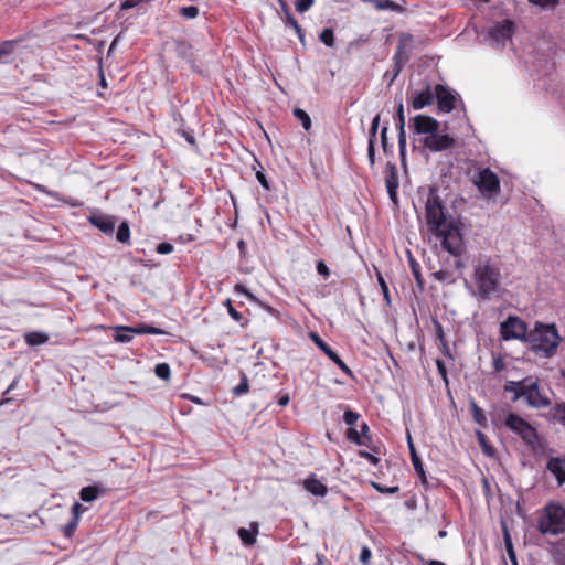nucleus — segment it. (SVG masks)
<instances>
[{"label":"nucleus","instance_id":"1","mask_svg":"<svg viewBox=\"0 0 565 565\" xmlns=\"http://www.w3.org/2000/svg\"><path fill=\"white\" fill-rule=\"evenodd\" d=\"M425 221L427 230L440 242L443 249L454 257L449 267L461 271L466 267L462 259L466 253L462 224L448 212L435 186L429 188L425 201Z\"/></svg>","mask_w":565,"mask_h":565},{"label":"nucleus","instance_id":"2","mask_svg":"<svg viewBox=\"0 0 565 565\" xmlns=\"http://www.w3.org/2000/svg\"><path fill=\"white\" fill-rule=\"evenodd\" d=\"M472 281L476 290H472L471 294L478 300H489L492 295L498 292L502 281L498 259L488 255H479L473 262Z\"/></svg>","mask_w":565,"mask_h":565},{"label":"nucleus","instance_id":"3","mask_svg":"<svg viewBox=\"0 0 565 565\" xmlns=\"http://www.w3.org/2000/svg\"><path fill=\"white\" fill-rule=\"evenodd\" d=\"M562 341L555 324H545L536 321L529 332L527 342L531 350L543 358H552Z\"/></svg>","mask_w":565,"mask_h":565},{"label":"nucleus","instance_id":"4","mask_svg":"<svg viewBox=\"0 0 565 565\" xmlns=\"http://www.w3.org/2000/svg\"><path fill=\"white\" fill-rule=\"evenodd\" d=\"M504 390L513 393V402L524 398L526 404L534 408H545L551 405L550 397L540 388L537 381L532 377L509 381L505 383Z\"/></svg>","mask_w":565,"mask_h":565},{"label":"nucleus","instance_id":"5","mask_svg":"<svg viewBox=\"0 0 565 565\" xmlns=\"http://www.w3.org/2000/svg\"><path fill=\"white\" fill-rule=\"evenodd\" d=\"M537 530L544 535H559L565 531V509L561 504H548L537 521Z\"/></svg>","mask_w":565,"mask_h":565},{"label":"nucleus","instance_id":"6","mask_svg":"<svg viewBox=\"0 0 565 565\" xmlns=\"http://www.w3.org/2000/svg\"><path fill=\"white\" fill-rule=\"evenodd\" d=\"M529 332L527 324L516 316H509L500 323V337L504 341L519 340L526 343Z\"/></svg>","mask_w":565,"mask_h":565},{"label":"nucleus","instance_id":"7","mask_svg":"<svg viewBox=\"0 0 565 565\" xmlns=\"http://www.w3.org/2000/svg\"><path fill=\"white\" fill-rule=\"evenodd\" d=\"M505 426L518 434L526 444H533L537 438L535 429L516 414L510 413L507 416Z\"/></svg>","mask_w":565,"mask_h":565},{"label":"nucleus","instance_id":"8","mask_svg":"<svg viewBox=\"0 0 565 565\" xmlns=\"http://www.w3.org/2000/svg\"><path fill=\"white\" fill-rule=\"evenodd\" d=\"M475 184L482 195L491 198L499 193L500 181L489 168L481 169L475 178Z\"/></svg>","mask_w":565,"mask_h":565},{"label":"nucleus","instance_id":"9","mask_svg":"<svg viewBox=\"0 0 565 565\" xmlns=\"http://www.w3.org/2000/svg\"><path fill=\"white\" fill-rule=\"evenodd\" d=\"M413 43V36L411 34H402L399 38V43L397 50L393 56L394 61V70L390 79V83H393L395 78L402 71L403 65L408 60V49Z\"/></svg>","mask_w":565,"mask_h":565},{"label":"nucleus","instance_id":"10","mask_svg":"<svg viewBox=\"0 0 565 565\" xmlns=\"http://www.w3.org/2000/svg\"><path fill=\"white\" fill-rule=\"evenodd\" d=\"M422 142L430 151L440 152L454 147L455 139L448 134L440 132L438 129L429 136L424 137Z\"/></svg>","mask_w":565,"mask_h":565},{"label":"nucleus","instance_id":"11","mask_svg":"<svg viewBox=\"0 0 565 565\" xmlns=\"http://www.w3.org/2000/svg\"><path fill=\"white\" fill-rule=\"evenodd\" d=\"M513 26L514 24L510 20H504L493 25L489 30V39L492 45L495 47L504 46L511 39Z\"/></svg>","mask_w":565,"mask_h":565},{"label":"nucleus","instance_id":"12","mask_svg":"<svg viewBox=\"0 0 565 565\" xmlns=\"http://www.w3.org/2000/svg\"><path fill=\"white\" fill-rule=\"evenodd\" d=\"M440 124L433 117L426 115H417L412 118L411 128L417 135H423L424 137L429 136L430 134L438 130Z\"/></svg>","mask_w":565,"mask_h":565},{"label":"nucleus","instance_id":"13","mask_svg":"<svg viewBox=\"0 0 565 565\" xmlns=\"http://www.w3.org/2000/svg\"><path fill=\"white\" fill-rule=\"evenodd\" d=\"M435 96L440 111L450 113L455 108L456 96L444 85H436Z\"/></svg>","mask_w":565,"mask_h":565},{"label":"nucleus","instance_id":"14","mask_svg":"<svg viewBox=\"0 0 565 565\" xmlns=\"http://www.w3.org/2000/svg\"><path fill=\"white\" fill-rule=\"evenodd\" d=\"M435 94L431 92L430 86L426 87L422 92H416L412 95L411 105L413 109L419 110L426 106H429L434 102Z\"/></svg>","mask_w":565,"mask_h":565},{"label":"nucleus","instance_id":"15","mask_svg":"<svg viewBox=\"0 0 565 565\" xmlns=\"http://www.w3.org/2000/svg\"><path fill=\"white\" fill-rule=\"evenodd\" d=\"M90 223L95 225L105 234H113L116 225V221L113 216L95 215L89 218Z\"/></svg>","mask_w":565,"mask_h":565},{"label":"nucleus","instance_id":"16","mask_svg":"<svg viewBox=\"0 0 565 565\" xmlns=\"http://www.w3.org/2000/svg\"><path fill=\"white\" fill-rule=\"evenodd\" d=\"M388 173L385 177V185L388 192V195L392 201H396L397 198V188H398V181H397V174L395 166L392 163H387Z\"/></svg>","mask_w":565,"mask_h":565},{"label":"nucleus","instance_id":"17","mask_svg":"<svg viewBox=\"0 0 565 565\" xmlns=\"http://www.w3.org/2000/svg\"><path fill=\"white\" fill-rule=\"evenodd\" d=\"M547 469L555 476L559 486L565 482V458H551L547 462Z\"/></svg>","mask_w":565,"mask_h":565},{"label":"nucleus","instance_id":"18","mask_svg":"<svg viewBox=\"0 0 565 565\" xmlns=\"http://www.w3.org/2000/svg\"><path fill=\"white\" fill-rule=\"evenodd\" d=\"M305 489L313 495L324 497L328 492V488L320 480L315 477H310L303 481Z\"/></svg>","mask_w":565,"mask_h":565},{"label":"nucleus","instance_id":"19","mask_svg":"<svg viewBox=\"0 0 565 565\" xmlns=\"http://www.w3.org/2000/svg\"><path fill=\"white\" fill-rule=\"evenodd\" d=\"M238 536L243 544L250 546L256 542V535L258 533V524L250 523L249 529L241 527L238 529Z\"/></svg>","mask_w":565,"mask_h":565},{"label":"nucleus","instance_id":"20","mask_svg":"<svg viewBox=\"0 0 565 565\" xmlns=\"http://www.w3.org/2000/svg\"><path fill=\"white\" fill-rule=\"evenodd\" d=\"M24 340L31 347L41 345L49 341V335L44 332L33 331L25 333Z\"/></svg>","mask_w":565,"mask_h":565},{"label":"nucleus","instance_id":"21","mask_svg":"<svg viewBox=\"0 0 565 565\" xmlns=\"http://www.w3.org/2000/svg\"><path fill=\"white\" fill-rule=\"evenodd\" d=\"M370 4H372L376 10H391V11H402V7L391 0H365Z\"/></svg>","mask_w":565,"mask_h":565},{"label":"nucleus","instance_id":"22","mask_svg":"<svg viewBox=\"0 0 565 565\" xmlns=\"http://www.w3.org/2000/svg\"><path fill=\"white\" fill-rule=\"evenodd\" d=\"M100 494V490L97 486H87L81 489L79 498L84 502H93Z\"/></svg>","mask_w":565,"mask_h":565},{"label":"nucleus","instance_id":"23","mask_svg":"<svg viewBox=\"0 0 565 565\" xmlns=\"http://www.w3.org/2000/svg\"><path fill=\"white\" fill-rule=\"evenodd\" d=\"M503 541H504V546H505L508 556H509L512 565H519L518 564V559H516V555H515V552H514V548H513L512 539H511V535H510L507 526H504V529H503Z\"/></svg>","mask_w":565,"mask_h":565},{"label":"nucleus","instance_id":"24","mask_svg":"<svg viewBox=\"0 0 565 565\" xmlns=\"http://www.w3.org/2000/svg\"><path fill=\"white\" fill-rule=\"evenodd\" d=\"M310 339L313 343L329 358L331 359L337 352L332 350L316 332L310 333Z\"/></svg>","mask_w":565,"mask_h":565},{"label":"nucleus","instance_id":"25","mask_svg":"<svg viewBox=\"0 0 565 565\" xmlns=\"http://www.w3.org/2000/svg\"><path fill=\"white\" fill-rule=\"evenodd\" d=\"M15 41H3L0 43V63H8L9 56L13 53Z\"/></svg>","mask_w":565,"mask_h":565},{"label":"nucleus","instance_id":"26","mask_svg":"<svg viewBox=\"0 0 565 565\" xmlns=\"http://www.w3.org/2000/svg\"><path fill=\"white\" fill-rule=\"evenodd\" d=\"M132 327H118L115 340L121 343H128L132 340Z\"/></svg>","mask_w":565,"mask_h":565},{"label":"nucleus","instance_id":"27","mask_svg":"<svg viewBox=\"0 0 565 565\" xmlns=\"http://www.w3.org/2000/svg\"><path fill=\"white\" fill-rule=\"evenodd\" d=\"M436 280L446 284H454L457 280V277L454 275V271L450 269H440L433 274Z\"/></svg>","mask_w":565,"mask_h":565},{"label":"nucleus","instance_id":"28","mask_svg":"<svg viewBox=\"0 0 565 565\" xmlns=\"http://www.w3.org/2000/svg\"><path fill=\"white\" fill-rule=\"evenodd\" d=\"M470 405H471V412H472V417H473L475 422L477 424H479L480 426H486L487 425V416H486L484 412L475 402H471Z\"/></svg>","mask_w":565,"mask_h":565},{"label":"nucleus","instance_id":"29","mask_svg":"<svg viewBox=\"0 0 565 565\" xmlns=\"http://www.w3.org/2000/svg\"><path fill=\"white\" fill-rule=\"evenodd\" d=\"M116 238L120 243H129L130 228L127 222H122L117 230Z\"/></svg>","mask_w":565,"mask_h":565},{"label":"nucleus","instance_id":"30","mask_svg":"<svg viewBox=\"0 0 565 565\" xmlns=\"http://www.w3.org/2000/svg\"><path fill=\"white\" fill-rule=\"evenodd\" d=\"M282 7L287 15V25L291 26L295 30L300 41H303V32L301 26L298 24L296 19L290 14L285 3H282Z\"/></svg>","mask_w":565,"mask_h":565},{"label":"nucleus","instance_id":"31","mask_svg":"<svg viewBox=\"0 0 565 565\" xmlns=\"http://www.w3.org/2000/svg\"><path fill=\"white\" fill-rule=\"evenodd\" d=\"M294 116L300 120L302 127L305 130H309L311 128V119H310V116L303 110V109H300V108H295L294 109Z\"/></svg>","mask_w":565,"mask_h":565},{"label":"nucleus","instance_id":"32","mask_svg":"<svg viewBox=\"0 0 565 565\" xmlns=\"http://www.w3.org/2000/svg\"><path fill=\"white\" fill-rule=\"evenodd\" d=\"M134 334H162L163 331L152 326L141 324L139 327H132Z\"/></svg>","mask_w":565,"mask_h":565},{"label":"nucleus","instance_id":"33","mask_svg":"<svg viewBox=\"0 0 565 565\" xmlns=\"http://www.w3.org/2000/svg\"><path fill=\"white\" fill-rule=\"evenodd\" d=\"M319 40L328 47L334 46V33L330 28H326L319 35Z\"/></svg>","mask_w":565,"mask_h":565},{"label":"nucleus","instance_id":"34","mask_svg":"<svg viewBox=\"0 0 565 565\" xmlns=\"http://www.w3.org/2000/svg\"><path fill=\"white\" fill-rule=\"evenodd\" d=\"M154 373L161 380H169L171 370L168 363H159L154 367Z\"/></svg>","mask_w":565,"mask_h":565},{"label":"nucleus","instance_id":"35","mask_svg":"<svg viewBox=\"0 0 565 565\" xmlns=\"http://www.w3.org/2000/svg\"><path fill=\"white\" fill-rule=\"evenodd\" d=\"M553 418L565 424V403L557 404L552 408Z\"/></svg>","mask_w":565,"mask_h":565},{"label":"nucleus","instance_id":"36","mask_svg":"<svg viewBox=\"0 0 565 565\" xmlns=\"http://www.w3.org/2000/svg\"><path fill=\"white\" fill-rule=\"evenodd\" d=\"M248 388L249 387H248L247 376L243 373L242 374V379H241V383L233 388V394L235 396H241V395L247 393Z\"/></svg>","mask_w":565,"mask_h":565},{"label":"nucleus","instance_id":"37","mask_svg":"<svg viewBox=\"0 0 565 565\" xmlns=\"http://www.w3.org/2000/svg\"><path fill=\"white\" fill-rule=\"evenodd\" d=\"M409 265H411L412 273H413V276H414L416 282L418 284V286L420 288H423L424 281H423V278H422V275H420L419 264L415 259L411 258L409 259Z\"/></svg>","mask_w":565,"mask_h":565},{"label":"nucleus","instance_id":"38","mask_svg":"<svg viewBox=\"0 0 565 565\" xmlns=\"http://www.w3.org/2000/svg\"><path fill=\"white\" fill-rule=\"evenodd\" d=\"M376 278H377V282H379V285L381 287L383 297H384L386 303L390 305L391 303V298H390L388 286H387L386 281H385L383 275L380 271H377Z\"/></svg>","mask_w":565,"mask_h":565},{"label":"nucleus","instance_id":"39","mask_svg":"<svg viewBox=\"0 0 565 565\" xmlns=\"http://www.w3.org/2000/svg\"><path fill=\"white\" fill-rule=\"evenodd\" d=\"M347 437L353 443H356L359 445H366V441L362 438V436L358 433V430L352 426L349 427L347 431Z\"/></svg>","mask_w":565,"mask_h":565},{"label":"nucleus","instance_id":"40","mask_svg":"<svg viewBox=\"0 0 565 565\" xmlns=\"http://www.w3.org/2000/svg\"><path fill=\"white\" fill-rule=\"evenodd\" d=\"M359 418H360V414H358L351 409H347L344 412L343 420L350 427L354 426L356 424V422L359 420Z\"/></svg>","mask_w":565,"mask_h":565},{"label":"nucleus","instance_id":"41","mask_svg":"<svg viewBox=\"0 0 565 565\" xmlns=\"http://www.w3.org/2000/svg\"><path fill=\"white\" fill-rule=\"evenodd\" d=\"M478 441L487 456H493L492 447L487 443L486 436L481 431H477Z\"/></svg>","mask_w":565,"mask_h":565},{"label":"nucleus","instance_id":"42","mask_svg":"<svg viewBox=\"0 0 565 565\" xmlns=\"http://www.w3.org/2000/svg\"><path fill=\"white\" fill-rule=\"evenodd\" d=\"M380 120H381V117L380 115L377 114L372 122H371V127H370V130H369V140H372L373 143H375V140H376V134H377V129H379V125H380Z\"/></svg>","mask_w":565,"mask_h":565},{"label":"nucleus","instance_id":"43","mask_svg":"<svg viewBox=\"0 0 565 565\" xmlns=\"http://www.w3.org/2000/svg\"><path fill=\"white\" fill-rule=\"evenodd\" d=\"M181 14L185 19H194L199 15V9L195 6L183 7L181 8Z\"/></svg>","mask_w":565,"mask_h":565},{"label":"nucleus","instance_id":"44","mask_svg":"<svg viewBox=\"0 0 565 565\" xmlns=\"http://www.w3.org/2000/svg\"><path fill=\"white\" fill-rule=\"evenodd\" d=\"M530 3L540 8H554L559 3V0H527Z\"/></svg>","mask_w":565,"mask_h":565},{"label":"nucleus","instance_id":"45","mask_svg":"<svg viewBox=\"0 0 565 565\" xmlns=\"http://www.w3.org/2000/svg\"><path fill=\"white\" fill-rule=\"evenodd\" d=\"M396 121H397L396 122L397 130L405 129V115H404V107H403L402 103H399V105L397 107Z\"/></svg>","mask_w":565,"mask_h":565},{"label":"nucleus","instance_id":"46","mask_svg":"<svg viewBox=\"0 0 565 565\" xmlns=\"http://www.w3.org/2000/svg\"><path fill=\"white\" fill-rule=\"evenodd\" d=\"M398 148L402 160L405 158L406 151V134L405 129L398 130Z\"/></svg>","mask_w":565,"mask_h":565},{"label":"nucleus","instance_id":"47","mask_svg":"<svg viewBox=\"0 0 565 565\" xmlns=\"http://www.w3.org/2000/svg\"><path fill=\"white\" fill-rule=\"evenodd\" d=\"M315 3V0H297L295 3L296 10L300 13L308 11Z\"/></svg>","mask_w":565,"mask_h":565},{"label":"nucleus","instance_id":"48","mask_svg":"<svg viewBox=\"0 0 565 565\" xmlns=\"http://www.w3.org/2000/svg\"><path fill=\"white\" fill-rule=\"evenodd\" d=\"M330 360L334 362L344 374L352 376L351 369L348 367V365L341 360V358L337 353Z\"/></svg>","mask_w":565,"mask_h":565},{"label":"nucleus","instance_id":"49","mask_svg":"<svg viewBox=\"0 0 565 565\" xmlns=\"http://www.w3.org/2000/svg\"><path fill=\"white\" fill-rule=\"evenodd\" d=\"M78 522V520L72 518V520L63 527V533L66 537H71L74 534Z\"/></svg>","mask_w":565,"mask_h":565},{"label":"nucleus","instance_id":"50","mask_svg":"<svg viewBox=\"0 0 565 565\" xmlns=\"http://www.w3.org/2000/svg\"><path fill=\"white\" fill-rule=\"evenodd\" d=\"M372 557V552L367 546H363L360 553V562L363 565H369Z\"/></svg>","mask_w":565,"mask_h":565},{"label":"nucleus","instance_id":"51","mask_svg":"<svg viewBox=\"0 0 565 565\" xmlns=\"http://www.w3.org/2000/svg\"><path fill=\"white\" fill-rule=\"evenodd\" d=\"M87 509L81 504L79 502H75L72 507V514L73 519H76L79 521L81 515L86 511Z\"/></svg>","mask_w":565,"mask_h":565},{"label":"nucleus","instance_id":"52","mask_svg":"<svg viewBox=\"0 0 565 565\" xmlns=\"http://www.w3.org/2000/svg\"><path fill=\"white\" fill-rule=\"evenodd\" d=\"M412 463H413L416 472L419 473L422 477H424L425 473H424L423 465H422V461L416 452H413Z\"/></svg>","mask_w":565,"mask_h":565},{"label":"nucleus","instance_id":"53","mask_svg":"<svg viewBox=\"0 0 565 565\" xmlns=\"http://www.w3.org/2000/svg\"><path fill=\"white\" fill-rule=\"evenodd\" d=\"M372 486L381 493H396L399 490L398 487H383L375 482H373Z\"/></svg>","mask_w":565,"mask_h":565},{"label":"nucleus","instance_id":"54","mask_svg":"<svg viewBox=\"0 0 565 565\" xmlns=\"http://www.w3.org/2000/svg\"><path fill=\"white\" fill-rule=\"evenodd\" d=\"M190 51L191 46L185 43H181L178 45V54L185 58H191L192 54Z\"/></svg>","mask_w":565,"mask_h":565},{"label":"nucleus","instance_id":"55","mask_svg":"<svg viewBox=\"0 0 565 565\" xmlns=\"http://www.w3.org/2000/svg\"><path fill=\"white\" fill-rule=\"evenodd\" d=\"M157 252L162 255H167L173 252V246L170 243H160L157 246Z\"/></svg>","mask_w":565,"mask_h":565},{"label":"nucleus","instance_id":"56","mask_svg":"<svg viewBox=\"0 0 565 565\" xmlns=\"http://www.w3.org/2000/svg\"><path fill=\"white\" fill-rule=\"evenodd\" d=\"M387 131H388V127L387 126H384L381 129V143H382V148H383L384 152H387V147H388Z\"/></svg>","mask_w":565,"mask_h":565},{"label":"nucleus","instance_id":"57","mask_svg":"<svg viewBox=\"0 0 565 565\" xmlns=\"http://www.w3.org/2000/svg\"><path fill=\"white\" fill-rule=\"evenodd\" d=\"M436 366H437L438 373L441 375L444 382L446 384H448L447 370H446L445 363L443 361H440V360H437L436 361Z\"/></svg>","mask_w":565,"mask_h":565},{"label":"nucleus","instance_id":"58","mask_svg":"<svg viewBox=\"0 0 565 565\" xmlns=\"http://www.w3.org/2000/svg\"><path fill=\"white\" fill-rule=\"evenodd\" d=\"M374 157H375V143H373L372 140H369V143H367V158H369V161H370L371 166H373L374 162H375Z\"/></svg>","mask_w":565,"mask_h":565},{"label":"nucleus","instance_id":"59","mask_svg":"<svg viewBox=\"0 0 565 565\" xmlns=\"http://www.w3.org/2000/svg\"><path fill=\"white\" fill-rule=\"evenodd\" d=\"M256 179L257 181L262 184V186L266 190H269V183H268V180L265 175V173L263 171H257L256 172Z\"/></svg>","mask_w":565,"mask_h":565},{"label":"nucleus","instance_id":"60","mask_svg":"<svg viewBox=\"0 0 565 565\" xmlns=\"http://www.w3.org/2000/svg\"><path fill=\"white\" fill-rule=\"evenodd\" d=\"M226 305H227L230 316L234 320L239 321L242 318V315L232 306L231 300H226Z\"/></svg>","mask_w":565,"mask_h":565},{"label":"nucleus","instance_id":"61","mask_svg":"<svg viewBox=\"0 0 565 565\" xmlns=\"http://www.w3.org/2000/svg\"><path fill=\"white\" fill-rule=\"evenodd\" d=\"M317 271L324 276V277H328L330 275V270H329V267L326 265L324 262L322 260H319L318 264H317Z\"/></svg>","mask_w":565,"mask_h":565},{"label":"nucleus","instance_id":"62","mask_svg":"<svg viewBox=\"0 0 565 565\" xmlns=\"http://www.w3.org/2000/svg\"><path fill=\"white\" fill-rule=\"evenodd\" d=\"M235 291H236L237 294H241V295L246 296V297H247L248 299H250V300H255V297H254V296H253V295H252V294L246 289V287H245V286H243V285H241V284H237V285L235 286Z\"/></svg>","mask_w":565,"mask_h":565},{"label":"nucleus","instance_id":"63","mask_svg":"<svg viewBox=\"0 0 565 565\" xmlns=\"http://www.w3.org/2000/svg\"><path fill=\"white\" fill-rule=\"evenodd\" d=\"M360 456L365 458V459H367L373 465H376L377 461H379V459L374 455H372V454H370L367 451H363V450L360 451Z\"/></svg>","mask_w":565,"mask_h":565},{"label":"nucleus","instance_id":"64","mask_svg":"<svg viewBox=\"0 0 565 565\" xmlns=\"http://www.w3.org/2000/svg\"><path fill=\"white\" fill-rule=\"evenodd\" d=\"M179 131H181L182 136L186 139V141L190 143V145H194L195 143V140H194V137H193V134L191 131H186L184 129H180Z\"/></svg>","mask_w":565,"mask_h":565}]
</instances>
